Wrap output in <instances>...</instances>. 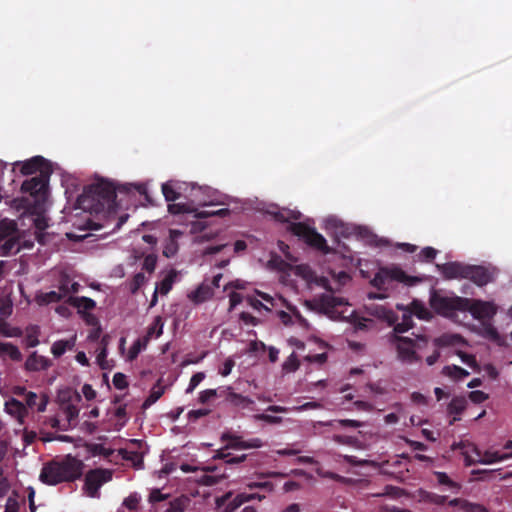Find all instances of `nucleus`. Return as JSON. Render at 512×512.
I'll list each match as a JSON object with an SVG mask.
<instances>
[{"mask_svg":"<svg viewBox=\"0 0 512 512\" xmlns=\"http://www.w3.org/2000/svg\"><path fill=\"white\" fill-rule=\"evenodd\" d=\"M116 200V188L113 183L101 179L84 187L77 198V206L91 214L111 212L114 210Z\"/></svg>","mask_w":512,"mask_h":512,"instance_id":"1","label":"nucleus"},{"mask_svg":"<svg viewBox=\"0 0 512 512\" xmlns=\"http://www.w3.org/2000/svg\"><path fill=\"white\" fill-rule=\"evenodd\" d=\"M84 464L71 455L62 459H54L43 465L39 479L47 485H57L63 482H73L83 474Z\"/></svg>","mask_w":512,"mask_h":512,"instance_id":"2","label":"nucleus"},{"mask_svg":"<svg viewBox=\"0 0 512 512\" xmlns=\"http://www.w3.org/2000/svg\"><path fill=\"white\" fill-rule=\"evenodd\" d=\"M414 335V338L394 335L392 342L395 345L397 359L403 364L413 365L420 363L422 357L419 351L424 350L429 343V337L426 335Z\"/></svg>","mask_w":512,"mask_h":512,"instance_id":"3","label":"nucleus"},{"mask_svg":"<svg viewBox=\"0 0 512 512\" xmlns=\"http://www.w3.org/2000/svg\"><path fill=\"white\" fill-rule=\"evenodd\" d=\"M469 298L460 296H444L434 292L430 297L431 308L439 315L454 318L457 312H466Z\"/></svg>","mask_w":512,"mask_h":512,"instance_id":"4","label":"nucleus"},{"mask_svg":"<svg viewBox=\"0 0 512 512\" xmlns=\"http://www.w3.org/2000/svg\"><path fill=\"white\" fill-rule=\"evenodd\" d=\"M289 231L303 239L307 245L321 251L322 253L328 254L331 252L326 239L318 233L315 228H312L303 222H295L290 224Z\"/></svg>","mask_w":512,"mask_h":512,"instance_id":"5","label":"nucleus"},{"mask_svg":"<svg viewBox=\"0 0 512 512\" xmlns=\"http://www.w3.org/2000/svg\"><path fill=\"white\" fill-rule=\"evenodd\" d=\"M52 171H42V175L25 180L21 185V191L34 198L35 203H42L47 199L49 178Z\"/></svg>","mask_w":512,"mask_h":512,"instance_id":"6","label":"nucleus"},{"mask_svg":"<svg viewBox=\"0 0 512 512\" xmlns=\"http://www.w3.org/2000/svg\"><path fill=\"white\" fill-rule=\"evenodd\" d=\"M390 281L413 284L416 282V278L408 276L399 267H382L375 274L370 283L373 287H375L378 290H386V284H388Z\"/></svg>","mask_w":512,"mask_h":512,"instance_id":"7","label":"nucleus"},{"mask_svg":"<svg viewBox=\"0 0 512 512\" xmlns=\"http://www.w3.org/2000/svg\"><path fill=\"white\" fill-rule=\"evenodd\" d=\"M111 479V470L103 468L91 469L85 475L83 490L89 497L98 498L101 486L111 481Z\"/></svg>","mask_w":512,"mask_h":512,"instance_id":"8","label":"nucleus"},{"mask_svg":"<svg viewBox=\"0 0 512 512\" xmlns=\"http://www.w3.org/2000/svg\"><path fill=\"white\" fill-rule=\"evenodd\" d=\"M466 311L470 312L475 319H491L497 313V307L492 302L469 299Z\"/></svg>","mask_w":512,"mask_h":512,"instance_id":"9","label":"nucleus"},{"mask_svg":"<svg viewBox=\"0 0 512 512\" xmlns=\"http://www.w3.org/2000/svg\"><path fill=\"white\" fill-rule=\"evenodd\" d=\"M464 279H469L479 287H483L494 280V273L481 265L467 264Z\"/></svg>","mask_w":512,"mask_h":512,"instance_id":"10","label":"nucleus"},{"mask_svg":"<svg viewBox=\"0 0 512 512\" xmlns=\"http://www.w3.org/2000/svg\"><path fill=\"white\" fill-rule=\"evenodd\" d=\"M265 498V495H261L259 493H240L236 495L235 497H231V495L227 494L225 495L221 500H218V505H224L223 512H234L236 509H238L242 504L245 502H248L250 500L257 499L261 501Z\"/></svg>","mask_w":512,"mask_h":512,"instance_id":"11","label":"nucleus"},{"mask_svg":"<svg viewBox=\"0 0 512 512\" xmlns=\"http://www.w3.org/2000/svg\"><path fill=\"white\" fill-rule=\"evenodd\" d=\"M15 165L20 166V172L23 175H31L39 172L42 175V171H52L49 162L42 156H35L24 162H17Z\"/></svg>","mask_w":512,"mask_h":512,"instance_id":"12","label":"nucleus"},{"mask_svg":"<svg viewBox=\"0 0 512 512\" xmlns=\"http://www.w3.org/2000/svg\"><path fill=\"white\" fill-rule=\"evenodd\" d=\"M467 264L461 262H447L444 264H437L438 270L441 272L443 277L448 280L452 279H464L466 273Z\"/></svg>","mask_w":512,"mask_h":512,"instance_id":"13","label":"nucleus"},{"mask_svg":"<svg viewBox=\"0 0 512 512\" xmlns=\"http://www.w3.org/2000/svg\"><path fill=\"white\" fill-rule=\"evenodd\" d=\"M219 397H224L229 404L239 408H248L254 404L252 399L234 392L231 387L220 389Z\"/></svg>","mask_w":512,"mask_h":512,"instance_id":"14","label":"nucleus"},{"mask_svg":"<svg viewBox=\"0 0 512 512\" xmlns=\"http://www.w3.org/2000/svg\"><path fill=\"white\" fill-rule=\"evenodd\" d=\"M51 366V360L42 355H39L36 351L32 352L25 361V369L29 372L47 370Z\"/></svg>","mask_w":512,"mask_h":512,"instance_id":"15","label":"nucleus"},{"mask_svg":"<svg viewBox=\"0 0 512 512\" xmlns=\"http://www.w3.org/2000/svg\"><path fill=\"white\" fill-rule=\"evenodd\" d=\"M457 448L461 450V454L464 457L465 466H472L478 463L476 460L481 457V451L474 443L462 441L457 445Z\"/></svg>","mask_w":512,"mask_h":512,"instance_id":"16","label":"nucleus"},{"mask_svg":"<svg viewBox=\"0 0 512 512\" xmlns=\"http://www.w3.org/2000/svg\"><path fill=\"white\" fill-rule=\"evenodd\" d=\"M48 404V396L46 394H42L40 397L35 392H28L25 395V406L27 408H35L38 412H44L46 410V406Z\"/></svg>","mask_w":512,"mask_h":512,"instance_id":"17","label":"nucleus"},{"mask_svg":"<svg viewBox=\"0 0 512 512\" xmlns=\"http://www.w3.org/2000/svg\"><path fill=\"white\" fill-rule=\"evenodd\" d=\"M67 302L76 307L78 309V312L80 314H83V312H90L93 310L96 306V302L88 297H75V296H68Z\"/></svg>","mask_w":512,"mask_h":512,"instance_id":"18","label":"nucleus"},{"mask_svg":"<svg viewBox=\"0 0 512 512\" xmlns=\"http://www.w3.org/2000/svg\"><path fill=\"white\" fill-rule=\"evenodd\" d=\"M213 296V289L206 284H201L189 294L190 300L195 304L203 303Z\"/></svg>","mask_w":512,"mask_h":512,"instance_id":"19","label":"nucleus"},{"mask_svg":"<svg viewBox=\"0 0 512 512\" xmlns=\"http://www.w3.org/2000/svg\"><path fill=\"white\" fill-rule=\"evenodd\" d=\"M17 233L18 226L16 221L8 218L0 220V242L7 238L15 237Z\"/></svg>","mask_w":512,"mask_h":512,"instance_id":"20","label":"nucleus"},{"mask_svg":"<svg viewBox=\"0 0 512 512\" xmlns=\"http://www.w3.org/2000/svg\"><path fill=\"white\" fill-rule=\"evenodd\" d=\"M5 407L9 414L17 417L21 421L27 415L26 406L17 399H10L6 402Z\"/></svg>","mask_w":512,"mask_h":512,"instance_id":"21","label":"nucleus"},{"mask_svg":"<svg viewBox=\"0 0 512 512\" xmlns=\"http://www.w3.org/2000/svg\"><path fill=\"white\" fill-rule=\"evenodd\" d=\"M20 236L17 235L15 237H10L5 240V242L0 246V255L8 256L10 254H16L20 251L21 247L19 246Z\"/></svg>","mask_w":512,"mask_h":512,"instance_id":"22","label":"nucleus"},{"mask_svg":"<svg viewBox=\"0 0 512 512\" xmlns=\"http://www.w3.org/2000/svg\"><path fill=\"white\" fill-rule=\"evenodd\" d=\"M75 340H76V338L73 337L68 340L55 341L52 344L51 353L56 358L61 357L67 350L73 349V347L75 346Z\"/></svg>","mask_w":512,"mask_h":512,"instance_id":"23","label":"nucleus"},{"mask_svg":"<svg viewBox=\"0 0 512 512\" xmlns=\"http://www.w3.org/2000/svg\"><path fill=\"white\" fill-rule=\"evenodd\" d=\"M161 379L157 381V383L152 387L149 396L145 399L142 404L143 409H147L151 405H153L156 401H158L165 392V387L161 385Z\"/></svg>","mask_w":512,"mask_h":512,"instance_id":"24","label":"nucleus"},{"mask_svg":"<svg viewBox=\"0 0 512 512\" xmlns=\"http://www.w3.org/2000/svg\"><path fill=\"white\" fill-rule=\"evenodd\" d=\"M0 356H8L13 361L22 360L19 348L9 342H0Z\"/></svg>","mask_w":512,"mask_h":512,"instance_id":"25","label":"nucleus"},{"mask_svg":"<svg viewBox=\"0 0 512 512\" xmlns=\"http://www.w3.org/2000/svg\"><path fill=\"white\" fill-rule=\"evenodd\" d=\"M178 276V272L175 269L170 270L166 276L160 281V283L156 286L158 287V291L162 295H166L172 289L173 284L175 283Z\"/></svg>","mask_w":512,"mask_h":512,"instance_id":"26","label":"nucleus"},{"mask_svg":"<svg viewBox=\"0 0 512 512\" xmlns=\"http://www.w3.org/2000/svg\"><path fill=\"white\" fill-rule=\"evenodd\" d=\"M40 327L38 325H29L25 329V342L27 347L33 348L39 345Z\"/></svg>","mask_w":512,"mask_h":512,"instance_id":"27","label":"nucleus"},{"mask_svg":"<svg viewBox=\"0 0 512 512\" xmlns=\"http://www.w3.org/2000/svg\"><path fill=\"white\" fill-rule=\"evenodd\" d=\"M319 300L320 304L327 309H334L347 304V301L344 298L337 297L332 294H322Z\"/></svg>","mask_w":512,"mask_h":512,"instance_id":"28","label":"nucleus"},{"mask_svg":"<svg viewBox=\"0 0 512 512\" xmlns=\"http://www.w3.org/2000/svg\"><path fill=\"white\" fill-rule=\"evenodd\" d=\"M442 374L448 376L454 380H461L467 376H469V372L457 365H447L442 369Z\"/></svg>","mask_w":512,"mask_h":512,"instance_id":"29","label":"nucleus"},{"mask_svg":"<svg viewBox=\"0 0 512 512\" xmlns=\"http://www.w3.org/2000/svg\"><path fill=\"white\" fill-rule=\"evenodd\" d=\"M420 498H421V501H423L425 503H429V504H433V505H437V506L444 505L448 500V497L445 495H439L437 493L429 492V491H421Z\"/></svg>","mask_w":512,"mask_h":512,"instance_id":"30","label":"nucleus"},{"mask_svg":"<svg viewBox=\"0 0 512 512\" xmlns=\"http://www.w3.org/2000/svg\"><path fill=\"white\" fill-rule=\"evenodd\" d=\"M163 321L160 316L154 318L152 324L148 327L147 334L144 337L145 342H148L152 337L158 338L163 333Z\"/></svg>","mask_w":512,"mask_h":512,"instance_id":"31","label":"nucleus"},{"mask_svg":"<svg viewBox=\"0 0 512 512\" xmlns=\"http://www.w3.org/2000/svg\"><path fill=\"white\" fill-rule=\"evenodd\" d=\"M63 298V294L58 291H49L46 293H41L36 297L37 303L39 305H48L50 303H56L61 301Z\"/></svg>","mask_w":512,"mask_h":512,"instance_id":"32","label":"nucleus"},{"mask_svg":"<svg viewBox=\"0 0 512 512\" xmlns=\"http://www.w3.org/2000/svg\"><path fill=\"white\" fill-rule=\"evenodd\" d=\"M180 232L177 230H170V238L166 242L164 249H163V255L167 258L173 257L177 251H178V244L174 239L175 235H179Z\"/></svg>","mask_w":512,"mask_h":512,"instance_id":"33","label":"nucleus"},{"mask_svg":"<svg viewBox=\"0 0 512 512\" xmlns=\"http://www.w3.org/2000/svg\"><path fill=\"white\" fill-rule=\"evenodd\" d=\"M62 411L66 418V424L68 427L72 426V423L76 421L79 415V409L77 406L71 404V403H63L62 404Z\"/></svg>","mask_w":512,"mask_h":512,"instance_id":"34","label":"nucleus"},{"mask_svg":"<svg viewBox=\"0 0 512 512\" xmlns=\"http://www.w3.org/2000/svg\"><path fill=\"white\" fill-rule=\"evenodd\" d=\"M507 459V455H503V453L499 451H486L481 457L478 458V463L481 464H493L499 461H503Z\"/></svg>","mask_w":512,"mask_h":512,"instance_id":"35","label":"nucleus"},{"mask_svg":"<svg viewBox=\"0 0 512 512\" xmlns=\"http://www.w3.org/2000/svg\"><path fill=\"white\" fill-rule=\"evenodd\" d=\"M467 401L464 397H454L448 405V412L452 415H460L466 409Z\"/></svg>","mask_w":512,"mask_h":512,"instance_id":"36","label":"nucleus"},{"mask_svg":"<svg viewBox=\"0 0 512 512\" xmlns=\"http://www.w3.org/2000/svg\"><path fill=\"white\" fill-rule=\"evenodd\" d=\"M414 323L412 316L410 314H403L401 322H398L394 326L395 335L399 333L407 332L409 329L413 328Z\"/></svg>","mask_w":512,"mask_h":512,"instance_id":"37","label":"nucleus"},{"mask_svg":"<svg viewBox=\"0 0 512 512\" xmlns=\"http://www.w3.org/2000/svg\"><path fill=\"white\" fill-rule=\"evenodd\" d=\"M434 475L437 478V481L440 485L448 486L450 489L458 492L461 488V485L449 478V476L445 472H435Z\"/></svg>","mask_w":512,"mask_h":512,"instance_id":"38","label":"nucleus"},{"mask_svg":"<svg viewBox=\"0 0 512 512\" xmlns=\"http://www.w3.org/2000/svg\"><path fill=\"white\" fill-rule=\"evenodd\" d=\"M161 188L163 196L167 202H175L181 196L170 182L163 183Z\"/></svg>","mask_w":512,"mask_h":512,"instance_id":"39","label":"nucleus"},{"mask_svg":"<svg viewBox=\"0 0 512 512\" xmlns=\"http://www.w3.org/2000/svg\"><path fill=\"white\" fill-rule=\"evenodd\" d=\"M459 338L458 335L443 334L433 340V344L436 348L452 346L456 343Z\"/></svg>","mask_w":512,"mask_h":512,"instance_id":"40","label":"nucleus"},{"mask_svg":"<svg viewBox=\"0 0 512 512\" xmlns=\"http://www.w3.org/2000/svg\"><path fill=\"white\" fill-rule=\"evenodd\" d=\"M188 498L178 497L169 502L166 512H184L188 503Z\"/></svg>","mask_w":512,"mask_h":512,"instance_id":"41","label":"nucleus"},{"mask_svg":"<svg viewBox=\"0 0 512 512\" xmlns=\"http://www.w3.org/2000/svg\"><path fill=\"white\" fill-rule=\"evenodd\" d=\"M337 423L339 426L344 428H360L363 426V423L357 420L352 419H340V420H333L324 423L326 426H334V424Z\"/></svg>","mask_w":512,"mask_h":512,"instance_id":"42","label":"nucleus"},{"mask_svg":"<svg viewBox=\"0 0 512 512\" xmlns=\"http://www.w3.org/2000/svg\"><path fill=\"white\" fill-rule=\"evenodd\" d=\"M230 210L228 208H222L219 210H201L196 213L197 218H208L212 216L225 217L229 215Z\"/></svg>","mask_w":512,"mask_h":512,"instance_id":"43","label":"nucleus"},{"mask_svg":"<svg viewBox=\"0 0 512 512\" xmlns=\"http://www.w3.org/2000/svg\"><path fill=\"white\" fill-rule=\"evenodd\" d=\"M102 348L97 355V362L102 369H108L109 366L106 362L107 357V336H104L101 340Z\"/></svg>","mask_w":512,"mask_h":512,"instance_id":"44","label":"nucleus"},{"mask_svg":"<svg viewBox=\"0 0 512 512\" xmlns=\"http://www.w3.org/2000/svg\"><path fill=\"white\" fill-rule=\"evenodd\" d=\"M145 281L146 277L142 272L136 273L129 284L131 293H137V291L144 285Z\"/></svg>","mask_w":512,"mask_h":512,"instance_id":"45","label":"nucleus"},{"mask_svg":"<svg viewBox=\"0 0 512 512\" xmlns=\"http://www.w3.org/2000/svg\"><path fill=\"white\" fill-rule=\"evenodd\" d=\"M269 266L278 271H286L289 264L278 255H273L269 260Z\"/></svg>","mask_w":512,"mask_h":512,"instance_id":"46","label":"nucleus"},{"mask_svg":"<svg viewBox=\"0 0 512 512\" xmlns=\"http://www.w3.org/2000/svg\"><path fill=\"white\" fill-rule=\"evenodd\" d=\"M133 188L135 191H137L140 195H143L146 202L148 204H153V201L148 193V187H147V184H144V183H139V184H131L130 185V188H126L125 189L127 191H130V189Z\"/></svg>","mask_w":512,"mask_h":512,"instance_id":"47","label":"nucleus"},{"mask_svg":"<svg viewBox=\"0 0 512 512\" xmlns=\"http://www.w3.org/2000/svg\"><path fill=\"white\" fill-rule=\"evenodd\" d=\"M222 440H229L228 444L226 445L225 449H243V440L240 437L232 436L228 434H224L222 436Z\"/></svg>","mask_w":512,"mask_h":512,"instance_id":"48","label":"nucleus"},{"mask_svg":"<svg viewBox=\"0 0 512 512\" xmlns=\"http://www.w3.org/2000/svg\"><path fill=\"white\" fill-rule=\"evenodd\" d=\"M168 211L170 214L179 215L190 212L187 204L184 203H169Z\"/></svg>","mask_w":512,"mask_h":512,"instance_id":"49","label":"nucleus"},{"mask_svg":"<svg viewBox=\"0 0 512 512\" xmlns=\"http://www.w3.org/2000/svg\"><path fill=\"white\" fill-rule=\"evenodd\" d=\"M205 379V373L204 372H197L195 373L189 382L188 388L186 389V393H191L194 391V389Z\"/></svg>","mask_w":512,"mask_h":512,"instance_id":"50","label":"nucleus"},{"mask_svg":"<svg viewBox=\"0 0 512 512\" xmlns=\"http://www.w3.org/2000/svg\"><path fill=\"white\" fill-rule=\"evenodd\" d=\"M412 313L415 314L420 319H426L429 315L428 310L419 302L413 301L412 304Z\"/></svg>","mask_w":512,"mask_h":512,"instance_id":"51","label":"nucleus"},{"mask_svg":"<svg viewBox=\"0 0 512 512\" xmlns=\"http://www.w3.org/2000/svg\"><path fill=\"white\" fill-rule=\"evenodd\" d=\"M460 510L464 512H486V508L483 505L471 503L468 500L464 501Z\"/></svg>","mask_w":512,"mask_h":512,"instance_id":"52","label":"nucleus"},{"mask_svg":"<svg viewBox=\"0 0 512 512\" xmlns=\"http://www.w3.org/2000/svg\"><path fill=\"white\" fill-rule=\"evenodd\" d=\"M140 498L136 493L130 494L123 501V505L129 510H136L139 505Z\"/></svg>","mask_w":512,"mask_h":512,"instance_id":"53","label":"nucleus"},{"mask_svg":"<svg viewBox=\"0 0 512 512\" xmlns=\"http://www.w3.org/2000/svg\"><path fill=\"white\" fill-rule=\"evenodd\" d=\"M219 391H220V389L219 390H216V389H206V390H203L199 394V402L202 403V404L207 403L212 398H214L216 396H219Z\"/></svg>","mask_w":512,"mask_h":512,"instance_id":"54","label":"nucleus"},{"mask_svg":"<svg viewBox=\"0 0 512 512\" xmlns=\"http://www.w3.org/2000/svg\"><path fill=\"white\" fill-rule=\"evenodd\" d=\"M113 385L120 390L127 388L128 382L126 376L120 372L115 373L113 376Z\"/></svg>","mask_w":512,"mask_h":512,"instance_id":"55","label":"nucleus"},{"mask_svg":"<svg viewBox=\"0 0 512 512\" xmlns=\"http://www.w3.org/2000/svg\"><path fill=\"white\" fill-rule=\"evenodd\" d=\"M146 343L147 342L144 341V343L142 344L140 339H138L136 342H134L129 350V354H128L129 359L130 360L135 359L138 356V354L140 353V351L145 347Z\"/></svg>","mask_w":512,"mask_h":512,"instance_id":"56","label":"nucleus"},{"mask_svg":"<svg viewBox=\"0 0 512 512\" xmlns=\"http://www.w3.org/2000/svg\"><path fill=\"white\" fill-rule=\"evenodd\" d=\"M247 487L249 489H255V488H259V489H262V490H265V491H268V492H271L273 491L274 489V485L272 482H269V481H264V482H250L247 484Z\"/></svg>","mask_w":512,"mask_h":512,"instance_id":"57","label":"nucleus"},{"mask_svg":"<svg viewBox=\"0 0 512 512\" xmlns=\"http://www.w3.org/2000/svg\"><path fill=\"white\" fill-rule=\"evenodd\" d=\"M256 420H261L269 424H280L282 422V418L279 416H272L269 414H257L254 416Z\"/></svg>","mask_w":512,"mask_h":512,"instance_id":"58","label":"nucleus"},{"mask_svg":"<svg viewBox=\"0 0 512 512\" xmlns=\"http://www.w3.org/2000/svg\"><path fill=\"white\" fill-rule=\"evenodd\" d=\"M469 399L476 404H480L488 399V395L480 390H474L469 393Z\"/></svg>","mask_w":512,"mask_h":512,"instance_id":"59","label":"nucleus"},{"mask_svg":"<svg viewBox=\"0 0 512 512\" xmlns=\"http://www.w3.org/2000/svg\"><path fill=\"white\" fill-rule=\"evenodd\" d=\"M156 257L154 255H147L143 261V269L147 272L152 273L156 268Z\"/></svg>","mask_w":512,"mask_h":512,"instance_id":"60","label":"nucleus"},{"mask_svg":"<svg viewBox=\"0 0 512 512\" xmlns=\"http://www.w3.org/2000/svg\"><path fill=\"white\" fill-rule=\"evenodd\" d=\"M33 224H34L35 231H45L49 226L48 220L46 219V217H44L42 215H38L34 219Z\"/></svg>","mask_w":512,"mask_h":512,"instance_id":"61","label":"nucleus"},{"mask_svg":"<svg viewBox=\"0 0 512 512\" xmlns=\"http://www.w3.org/2000/svg\"><path fill=\"white\" fill-rule=\"evenodd\" d=\"M437 255V250L433 247H425L420 252V257L425 261H432Z\"/></svg>","mask_w":512,"mask_h":512,"instance_id":"62","label":"nucleus"},{"mask_svg":"<svg viewBox=\"0 0 512 512\" xmlns=\"http://www.w3.org/2000/svg\"><path fill=\"white\" fill-rule=\"evenodd\" d=\"M240 320L246 325L257 326L259 324V319L248 312H242Z\"/></svg>","mask_w":512,"mask_h":512,"instance_id":"63","label":"nucleus"},{"mask_svg":"<svg viewBox=\"0 0 512 512\" xmlns=\"http://www.w3.org/2000/svg\"><path fill=\"white\" fill-rule=\"evenodd\" d=\"M299 368V361L294 355H291L283 364V369L286 371H296Z\"/></svg>","mask_w":512,"mask_h":512,"instance_id":"64","label":"nucleus"}]
</instances>
